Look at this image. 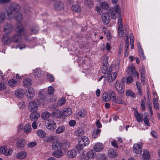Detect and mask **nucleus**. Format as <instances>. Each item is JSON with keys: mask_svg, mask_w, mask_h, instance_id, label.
<instances>
[{"mask_svg": "<svg viewBox=\"0 0 160 160\" xmlns=\"http://www.w3.org/2000/svg\"><path fill=\"white\" fill-rule=\"evenodd\" d=\"M102 99L106 102L109 101L111 100V98L109 94L107 92H104L102 96Z\"/></svg>", "mask_w": 160, "mask_h": 160, "instance_id": "obj_39", "label": "nucleus"}, {"mask_svg": "<svg viewBox=\"0 0 160 160\" xmlns=\"http://www.w3.org/2000/svg\"><path fill=\"white\" fill-rule=\"evenodd\" d=\"M52 155L56 158H59L62 156L63 153L61 151L56 150L52 153Z\"/></svg>", "mask_w": 160, "mask_h": 160, "instance_id": "obj_31", "label": "nucleus"}, {"mask_svg": "<svg viewBox=\"0 0 160 160\" xmlns=\"http://www.w3.org/2000/svg\"><path fill=\"white\" fill-rule=\"evenodd\" d=\"M36 133L37 136L40 138L45 137L46 135V132L42 130H37Z\"/></svg>", "mask_w": 160, "mask_h": 160, "instance_id": "obj_30", "label": "nucleus"}, {"mask_svg": "<svg viewBox=\"0 0 160 160\" xmlns=\"http://www.w3.org/2000/svg\"><path fill=\"white\" fill-rule=\"evenodd\" d=\"M56 137V136H51L47 137L46 138L47 142H51L54 140Z\"/></svg>", "mask_w": 160, "mask_h": 160, "instance_id": "obj_57", "label": "nucleus"}, {"mask_svg": "<svg viewBox=\"0 0 160 160\" xmlns=\"http://www.w3.org/2000/svg\"><path fill=\"white\" fill-rule=\"evenodd\" d=\"M16 81L14 79H11L9 80L8 82V84L11 87H15L17 84Z\"/></svg>", "mask_w": 160, "mask_h": 160, "instance_id": "obj_40", "label": "nucleus"}, {"mask_svg": "<svg viewBox=\"0 0 160 160\" xmlns=\"http://www.w3.org/2000/svg\"><path fill=\"white\" fill-rule=\"evenodd\" d=\"M4 31L5 36H8L12 31V26L10 24H7L4 26Z\"/></svg>", "mask_w": 160, "mask_h": 160, "instance_id": "obj_13", "label": "nucleus"}, {"mask_svg": "<svg viewBox=\"0 0 160 160\" xmlns=\"http://www.w3.org/2000/svg\"><path fill=\"white\" fill-rule=\"evenodd\" d=\"M70 147V143L67 141L61 142L59 141L54 142L52 145V149L55 150H65Z\"/></svg>", "mask_w": 160, "mask_h": 160, "instance_id": "obj_2", "label": "nucleus"}, {"mask_svg": "<svg viewBox=\"0 0 160 160\" xmlns=\"http://www.w3.org/2000/svg\"><path fill=\"white\" fill-rule=\"evenodd\" d=\"M118 17L121 16V10L119 6L116 5L113 8V9L111 12V17L112 19H116L118 17Z\"/></svg>", "mask_w": 160, "mask_h": 160, "instance_id": "obj_4", "label": "nucleus"}, {"mask_svg": "<svg viewBox=\"0 0 160 160\" xmlns=\"http://www.w3.org/2000/svg\"><path fill=\"white\" fill-rule=\"evenodd\" d=\"M5 18V15L4 13L0 12V23H2Z\"/></svg>", "mask_w": 160, "mask_h": 160, "instance_id": "obj_53", "label": "nucleus"}, {"mask_svg": "<svg viewBox=\"0 0 160 160\" xmlns=\"http://www.w3.org/2000/svg\"><path fill=\"white\" fill-rule=\"evenodd\" d=\"M18 105L20 108H23L25 106V102L22 101L18 104Z\"/></svg>", "mask_w": 160, "mask_h": 160, "instance_id": "obj_64", "label": "nucleus"}, {"mask_svg": "<svg viewBox=\"0 0 160 160\" xmlns=\"http://www.w3.org/2000/svg\"><path fill=\"white\" fill-rule=\"evenodd\" d=\"M85 4L88 7H91L92 6L93 4L91 0H85L84 2Z\"/></svg>", "mask_w": 160, "mask_h": 160, "instance_id": "obj_55", "label": "nucleus"}, {"mask_svg": "<svg viewBox=\"0 0 160 160\" xmlns=\"http://www.w3.org/2000/svg\"><path fill=\"white\" fill-rule=\"evenodd\" d=\"M118 35L120 37H122L123 33V29L122 26L118 27Z\"/></svg>", "mask_w": 160, "mask_h": 160, "instance_id": "obj_52", "label": "nucleus"}, {"mask_svg": "<svg viewBox=\"0 0 160 160\" xmlns=\"http://www.w3.org/2000/svg\"><path fill=\"white\" fill-rule=\"evenodd\" d=\"M36 144V142H34L28 143L27 146L28 148H31L35 146Z\"/></svg>", "mask_w": 160, "mask_h": 160, "instance_id": "obj_58", "label": "nucleus"}, {"mask_svg": "<svg viewBox=\"0 0 160 160\" xmlns=\"http://www.w3.org/2000/svg\"><path fill=\"white\" fill-rule=\"evenodd\" d=\"M136 85L137 88L138 89V92L140 94H142V88L141 86V85L140 84V83L139 82H136Z\"/></svg>", "mask_w": 160, "mask_h": 160, "instance_id": "obj_54", "label": "nucleus"}, {"mask_svg": "<svg viewBox=\"0 0 160 160\" xmlns=\"http://www.w3.org/2000/svg\"><path fill=\"white\" fill-rule=\"evenodd\" d=\"M26 142L24 139H21L19 140L16 143L17 146L19 148H23L26 145Z\"/></svg>", "mask_w": 160, "mask_h": 160, "instance_id": "obj_23", "label": "nucleus"}, {"mask_svg": "<svg viewBox=\"0 0 160 160\" xmlns=\"http://www.w3.org/2000/svg\"><path fill=\"white\" fill-rule=\"evenodd\" d=\"M78 141L79 142H80L85 146L88 145L89 143L88 138L85 136L79 138L78 139Z\"/></svg>", "mask_w": 160, "mask_h": 160, "instance_id": "obj_18", "label": "nucleus"}, {"mask_svg": "<svg viewBox=\"0 0 160 160\" xmlns=\"http://www.w3.org/2000/svg\"><path fill=\"white\" fill-rule=\"evenodd\" d=\"M32 84V82L30 79L28 78L25 79L23 81V85L25 87H28Z\"/></svg>", "mask_w": 160, "mask_h": 160, "instance_id": "obj_42", "label": "nucleus"}, {"mask_svg": "<svg viewBox=\"0 0 160 160\" xmlns=\"http://www.w3.org/2000/svg\"><path fill=\"white\" fill-rule=\"evenodd\" d=\"M100 6L101 8L104 9H108L109 7L108 3L106 2H102L100 3Z\"/></svg>", "mask_w": 160, "mask_h": 160, "instance_id": "obj_43", "label": "nucleus"}, {"mask_svg": "<svg viewBox=\"0 0 160 160\" xmlns=\"http://www.w3.org/2000/svg\"><path fill=\"white\" fill-rule=\"evenodd\" d=\"M134 80L132 78L131 76H129L127 78V83H130L133 81Z\"/></svg>", "mask_w": 160, "mask_h": 160, "instance_id": "obj_60", "label": "nucleus"}, {"mask_svg": "<svg viewBox=\"0 0 160 160\" xmlns=\"http://www.w3.org/2000/svg\"><path fill=\"white\" fill-rule=\"evenodd\" d=\"M12 153V150L8 148L5 146L0 147V154H4L5 156H10Z\"/></svg>", "mask_w": 160, "mask_h": 160, "instance_id": "obj_8", "label": "nucleus"}, {"mask_svg": "<svg viewBox=\"0 0 160 160\" xmlns=\"http://www.w3.org/2000/svg\"><path fill=\"white\" fill-rule=\"evenodd\" d=\"M78 114L80 118H84L87 114V111L84 109L81 110L78 112Z\"/></svg>", "mask_w": 160, "mask_h": 160, "instance_id": "obj_41", "label": "nucleus"}, {"mask_svg": "<svg viewBox=\"0 0 160 160\" xmlns=\"http://www.w3.org/2000/svg\"><path fill=\"white\" fill-rule=\"evenodd\" d=\"M51 115V114L49 112L47 111L44 112L42 113L41 118L43 120H46L49 118Z\"/></svg>", "mask_w": 160, "mask_h": 160, "instance_id": "obj_35", "label": "nucleus"}, {"mask_svg": "<svg viewBox=\"0 0 160 160\" xmlns=\"http://www.w3.org/2000/svg\"><path fill=\"white\" fill-rule=\"evenodd\" d=\"M67 156L69 158H73L77 156V153L74 150H69L67 153Z\"/></svg>", "mask_w": 160, "mask_h": 160, "instance_id": "obj_22", "label": "nucleus"}, {"mask_svg": "<svg viewBox=\"0 0 160 160\" xmlns=\"http://www.w3.org/2000/svg\"><path fill=\"white\" fill-rule=\"evenodd\" d=\"M142 143H135L133 146V152L137 154H140L141 152Z\"/></svg>", "mask_w": 160, "mask_h": 160, "instance_id": "obj_11", "label": "nucleus"}, {"mask_svg": "<svg viewBox=\"0 0 160 160\" xmlns=\"http://www.w3.org/2000/svg\"><path fill=\"white\" fill-rule=\"evenodd\" d=\"M65 130V128L63 126H60L56 129V132L57 134H60L64 132Z\"/></svg>", "mask_w": 160, "mask_h": 160, "instance_id": "obj_38", "label": "nucleus"}, {"mask_svg": "<svg viewBox=\"0 0 160 160\" xmlns=\"http://www.w3.org/2000/svg\"><path fill=\"white\" fill-rule=\"evenodd\" d=\"M54 92V88L52 87L49 86L48 89V94L50 95H52Z\"/></svg>", "mask_w": 160, "mask_h": 160, "instance_id": "obj_44", "label": "nucleus"}, {"mask_svg": "<svg viewBox=\"0 0 160 160\" xmlns=\"http://www.w3.org/2000/svg\"><path fill=\"white\" fill-rule=\"evenodd\" d=\"M108 154L110 158H114L117 156L118 153L115 150L111 149L108 151Z\"/></svg>", "mask_w": 160, "mask_h": 160, "instance_id": "obj_25", "label": "nucleus"}, {"mask_svg": "<svg viewBox=\"0 0 160 160\" xmlns=\"http://www.w3.org/2000/svg\"><path fill=\"white\" fill-rule=\"evenodd\" d=\"M2 40L3 42L5 44H9L12 42L11 39L7 36H3Z\"/></svg>", "mask_w": 160, "mask_h": 160, "instance_id": "obj_36", "label": "nucleus"}, {"mask_svg": "<svg viewBox=\"0 0 160 160\" xmlns=\"http://www.w3.org/2000/svg\"><path fill=\"white\" fill-rule=\"evenodd\" d=\"M21 7L17 3H12L8 9L7 10V15L9 19L14 18L16 21L20 23L22 20V15L19 12Z\"/></svg>", "mask_w": 160, "mask_h": 160, "instance_id": "obj_1", "label": "nucleus"}, {"mask_svg": "<svg viewBox=\"0 0 160 160\" xmlns=\"http://www.w3.org/2000/svg\"><path fill=\"white\" fill-rule=\"evenodd\" d=\"M102 20L103 23L107 25L109 22L110 17L108 13H103L102 15Z\"/></svg>", "mask_w": 160, "mask_h": 160, "instance_id": "obj_12", "label": "nucleus"}, {"mask_svg": "<svg viewBox=\"0 0 160 160\" xmlns=\"http://www.w3.org/2000/svg\"><path fill=\"white\" fill-rule=\"evenodd\" d=\"M26 95L28 98H31L34 95V90L32 87L28 88L26 91Z\"/></svg>", "mask_w": 160, "mask_h": 160, "instance_id": "obj_16", "label": "nucleus"}, {"mask_svg": "<svg viewBox=\"0 0 160 160\" xmlns=\"http://www.w3.org/2000/svg\"><path fill=\"white\" fill-rule=\"evenodd\" d=\"M42 74L43 71L38 68H36L34 71V75L37 78L40 77Z\"/></svg>", "mask_w": 160, "mask_h": 160, "instance_id": "obj_24", "label": "nucleus"}, {"mask_svg": "<svg viewBox=\"0 0 160 160\" xmlns=\"http://www.w3.org/2000/svg\"><path fill=\"white\" fill-rule=\"evenodd\" d=\"M84 147H85V146L83 144L78 142V145L76 146V148L79 151L82 150Z\"/></svg>", "mask_w": 160, "mask_h": 160, "instance_id": "obj_48", "label": "nucleus"}, {"mask_svg": "<svg viewBox=\"0 0 160 160\" xmlns=\"http://www.w3.org/2000/svg\"><path fill=\"white\" fill-rule=\"evenodd\" d=\"M28 109L31 112L37 111L38 109L37 104L34 102H31L29 103Z\"/></svg>", "mask_w": 160, "mask_h": 160, "instance_id": "obj_14", "label": "nucleus"}, {"mask_svg": "<svg viewBox=\"0 0 160 160\" xmlns=\"http://www.w3.org/2000/svg\"><path fill=\"white\" fill-rule=\"evenodd\" d=\"M115 86L116 90L121 94H124V86L119 80L116 81L115 84Z\"/></svg>", "mask_w": 160, "mask_h": 160, "instance_id": "obj_5", "label": "nucleus"}, {"mask_svg": "<svg viewBox=\"0 0 160 160\" xmlns=\"http://www.w3.org/2000/svg\"><path fill=\"white\" fill-rule=\"evenodd\" d=\"M104 148V146L101 143L98 142L96 143L93 147L94 151L99 152L102 151Z\"/></svg>", "mask_w": 160, "mask_h": 160, "instance_id": "obj_10", "label": "nucleus"}, {"mask_svg": "<svg viewBox=\"0 0 160 160\" xmlns=\"http://www.w3.org/2000/svg\"><path fill=\"white\" fill-rule=\"evenodd\" d=\"M150 158L149 152L147 150H143L142 158L145 160H148Z\"/></svg>", "mask_w": 160, "mask_h": 160, "instance_id": "obj_34", "label": "nucleus"}, {"mask_svg": "<svg viewBox=\"0 0 160 160\" xmlns=\"http://www.w3.org/2000/svg\"><path fill=\"white\" fill-rule=\"evenodd\" d=\"M47 78L48 79H49V81L50 82H52L54 80V78L53 76L51 75V74H48L47 75Z\"/></svg>", "mask_w": 160, "mask_h": 160, "instance_id": "obj_61", "label": "nucleus"}, {"mask_svg": "<svg viewBox=\"0 0 160 160\" xmlns=\"http://www.w3.org/2000/svg\"><path fill=\"white\" fill-rule=\"evenodd\" d=\"M30 116L31 119L32 121H35L40 117V114L36 111L32 112Z\"/></svg>", "mask_w": 160, "mask_h": 160, "instance_id": "obj_21", "label": "nucleus"}, {"mask_svg": "<svg viewBox=\"0 0 160 160\" xmlns=\"http://www.w3.org/2000/svg\"><path fill=\"white\" fill-rule=\"evenodd\" d=\"M46 126L47 129L51 131L54 130L57 127L55 122L51 119H49L47 121Z\"/></svg>", "mask_w": 160, "mask_h": 160, "instance_id": "obj_7", "label": "nucleus"}, {"mask_svg": "<svg viewBox=\"0 0 160 160\" xmlns=\"http://www.w3.org/2000/svg\"><path fill=\"white\" fill-rule=\"evenodd\" d=\"M65 102V99L64 98H61L58 102V105L60 106L63 105Z\"/></svg>", "mask_w": 160, "mask_h": 160, "instance_id": "obj_47", "label": "nucleus"}, {"mask_svg": "<svg viewBox=\"0 0 160 160\" xmlns=\"http://www.w3.org/2000/svg\"><path fill=\"white\" fill-rule=\"evenodd\" d=\"M135 113L134 114L135 116L136 117V118L138 122H140L142 121L143 120V117L142 116L138 113V111L137 110H135Z\"/></svg>", "mask_w": 160, "mask_h": 160, "instance_id": "obj_26", "label": "nucleus"}, {"mask_svg": "<svg viewBox=\"0 0 160 160\" xmlns=\"http://www.w3.org/2000/svg\"><path fill=\"white\" fill-rule=\"evenodd\" d=\"M108 94L109 97L111 98V99L112 98H113L112 99H115V98L116 97V94L113 91H111L109 92Z\"/></svg>", "mask_w": 160, "mask_h": 160, "instance_id": "obj_56", "label": "nucleus"}, {"mask_svg": "<svg viewBox=\"0 0 160 160\" xmlns=\"http://www.w3.org/2000/svg\"><path fill=\"white\" fill-rule=\"evenodd\" d=\"M71 9L74 12L79 13L80 12L81 8L79 5L74 4L71 7Z\"/></svg>", "mask_w": 160, "mask_h": 160, "instance_id": "obj_29", "label": "nucleus"}, {"mask_svg": "<svg viewBox=\"0 0 160 160\" xmlns=\"http://www.w3.org/2000/svg\"><path fill=\"white\" fill-rule=\"evenodd\" d=\"M62 114L66 116H68L71 114L72 112L71 109L69 108H64L63 110Z\"/></svg>", "mask_w": 160, "mask_h": 160, "instance_id": "obj_32", "label": "nucleus"}, {"mask_svg": "<svg viewBox=\"0 0 160 160\" xmlns=\"http://www.w3.org/2000/svg\"><path fill=\"white\" fill-rule=\"evenodd\" d=\"M15 31L18 32V34L14 35L11 38L12 42H19L21 39V35L19 33H22L23 31V27L20 23L17 24L15 29Z\"/></svg>", "mask_w": 160, "mask_h": 160, "instance_id": "obj_3", "label": "nucleus"}, {"mask_svg": "<svg viewBox=\"0 0 160 160\" xmlns=\"http://www.w3.org/2000/svg\"><path fill=\"white\" fill-rule=\"evenodd\" d=\"M122 26V21L121 16H119L118 18V27Z\"/></svg>", "mask_w": 160, "mask_h": 160, "instance_id": "obj_59", "label": "nucleus"}, {"mask_svg": "<svg viewBox=\"0 0 160 160\" xmlns=\"http://www.w3.org/2000/svg\"><path fill=\"white\" fill-rule=\"evenodd\" d=\"M108 68V66L107 63L104 64V65H103L102 69V72L103 74H106Z\"/></svg>", "mask_w": 160, "mask_h": 160, "instance_id": "obj_50", "label": "nucleus"}, {"mask_svg": "<svg viewBox=\"0 0 160 160\" xmlns=\"http://www.w3.org/2000/svg\"><path fill=\"white\" fill-rule=\"evenodd\" d=\"M27 156V152L24 151H22L17 153L16 157L18 159H23L25 158Z\"/></svg>", "mask_w": 160, "mask_h": 160, "instance_id": "obj_17", "label": "nucleus"}, {"mask_svg": "<svg viewBox=\"0 0 160 160\" xmlns=\"http://www.w3.org/2000/svg\"><path fill=\"white\" fill-rule=\"evenodd\" d=\"M126 96L131 97L132 98L135 97V95L134 92L129 89L126 91Z\"/></svg>", "mask_w": 160, "mask_h": 160, "instance_id": "obj_46", "label": "nucleus"}, {"mask_svg": "<svg viewBox=\"0 0 160 160\" xmlns=\"http://www.w3.org/2000/svg\"><path fill=\"white\" fill-rule=\"evenodd\" d=\"M84 132L83 130L82 129H79L75 132V134L77 136H79L82 135Z\"/></svg>", "mask_w": 160, "mask_h": 160, "instance_id": "obj_49", "label": "nucleus"}, {"mask_svg": "<svg viewBox=\"0 0 160 160\" xmlns=\"http://www.w3.org/2000/svg\"><path fill=\"white\" fill-rule=\"evenodd\" d=\"M135 71V67L133 66H131L128 68V72L130 74H132V73Z\"/></svg>", "mask_w": 160, "mask_h": 160, "instance_id": "obj_45", "label": "nucleus"}, {"mask_svg": "<svg viewBox=\"0 0 160 160\" xmlns=\"http://www.w3.org/2000/svg\"><path fill=\"white\" fill-rule=\"evenodd\" d=\"M47 94L46 91L44 89H41L38 93L39 98L42 100H45L47 98Z\"/></svg>", "mask_w": 160, "mask_h": 160, "instance_id": "obj_15", "label": "nucleus"}, {"mask_svg": "<svg viewBox=\"0 0 160 160\" xmlns=\"http://www.w3.org/2000/svg\"><path fill=\"white\" fill-rule=\"evenodd\" d=\"M139 53L141 58L143 60L146 59V57L144 55L143 51V49H141L139 51Z\"/></svg>", "mask_w": 160, "mask_h": 160, "instance_id": "obj_51", "label": "nucleus"}, {"mask_svg": "<svg viewBox=\"0 0 160 160\" xmlns=\"http://www.w3.org/2000/svg\"><path fill=\"white\" fill-rule=\"evenodd\" d=\"M122 96H118L116 97L115 99H112V101L113 105H115L116 104H122L123 102L122 100Z\"/></svg>", "mask_w": 160, "mask_h": 160, "instance_id": "obj_19", "label": "nucleus"}, {"mask_svg": "<svg viewBox=\"0 0 160 160\" xmlns=\"http://www.w3.org/2000/svg\"><path fill=\"white\" fill-rule=\"evenodd\" d=\"M32 128L31 126L28 123L26 124L23 128V131L26 133H29L31 131Z\"/></svg>", "mask_w": 160, "mask_h": 160, "instance_id": "obj_28", "label": "nucleus"}, {"mask_svg": "<svg viewBox=\"0 0 160 160\" xmlns=\"http://www.w3.org/2000/svg\"><path fill=\"white\" fill-rule=\"evenodd\" d=\"M62 114V113L58 109L54 110L52 113L53 117L57 118H59Z\"/></svg>", "mask_w": 160, "mask_h": 160, "instance_id": "obj_33", "label": "nucleus"}, {"mask_svg": "<svg viewBox=\"0 0 160 160\" xmlns=\"http://www.w3.org/2000/svg\"><path fill=\"white\" fill-rule=\"evenodd\" d=\"M25 91L21 89H18L15 92V94L16 96L18 98L23 97Z\"/></svg>", "mask_w": 160, "mask_h": 160, "instance_id": "obj_27", "label": "nucleus"}, {"mask_svg": "<svg viewBox=\"0 0 160 160\" xmlns=\"http://www.w3.org/2000/svg\"><path fill=\"white\" fill-rule=\"evenodd\" d=\"M140 72L141 75H145V70L144 66H142L141 70H140Z\"/></svg>", "mask_w": 160, "mask_h": 160, "instance_id": "obj_63", "label": "nucleus"}, {"mask_svg": "<svg viewBox=\"0 0 160 160\" xmlns=\"http://www.w3.org/2000/svg\"><path fill=\"white\" fill-rule=\"evenodd\" d=\"M101 130L98 128H95L94 129L93 132L92 137L93 138H95L100 134Z\"/></svg>", "mask_w": 160, "mask_h": 160, "instance_id": "obj_37", "label": "nucleus"}, {"mask_svg": "<svg viewBox=\"0 0 160 160\" xmlns=\"http://www.w3.org/2000/svg\"><path fill=\"white\" fill-rule=\"evenodd\" d=\"M54 8L58 10H63L64 8V5L63 3L60 1L56 2L54 5Z\"/></svg>", "mask_w": 160, "mask_h": 160, "instance_id": "obj_20", "label": "nucleus"}, {"mask_svg": "<svg viewBox=\"0 0 160 160\" xmlns=\"http://www.w3.org/2000/svg\"><path fill=\"white\" fill-rule=\"evenodd\" d=\"M117 77V74L113 72L109 74H107L105 77V79L109 82H110L116 79Z\"/></svg>", "mask_w": 160, "mask_h": 160, "instance_id": "obj_9", "label": "nucleus"}, {"mask_svg": "<svg viewBox=\"0 0 160 160\" xmlns=\"http://www.w3.org/2000/svg\"><path fill=\"white\" fill-rule=\"evenodd\" d=\"M96 153L92 150L89 151L87 153L86 156L83 154L81 157L82 160H88L89 159H93L94 158Z\"/></svg>", "mask_w": 160, "mask_h": 160, "instance_id": "obj_6", "label": "nucleus"}, {"mask_svg": "<svg viewBox=\"0 0 160 160\" xmlns=\"http://www.w3.org/2000/svg\"><path fill=\"white\" fill-rule=\"evenodd\" d=\"M141 106L142 108V111H144L145 109V103L143 100H142L141 102Z\"/></svg>", "mask_w": 160, "mask_h": 160, "instance_id": "obj_62", "label": "nucleus"}]
</instances>
